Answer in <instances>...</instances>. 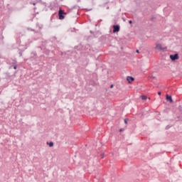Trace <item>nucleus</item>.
<instances>
[{
    "mask_svg": "<svg viewBox=\"0 0 182 182\" xmlns=\"http://www.w3.org/2000/svg\"><path fill=\"white\" fill-rule=\"evenodd\" d=\"M65 15H66V13H65L63 10L60 9L58 11V18L60 20H63L65 17Z\"/></svg>",
    "mask_w": 182,
    "mask_h": 182,
    "instance_id": "nucleus-1",
    "label": "nucleus"
},
{
    "mask_svg": "<svg viewBox=\"0 0 182 182\" xmlns=\"http://www.w3.org/2000/svg\"><path fill=\"white\" fill-rule=\"evenodd\" d=\"M170 58L172 61H176L179 59V55L178 53H176L174 55H171Z\"/></svg>",
    "mask_w": 182,
    "mask_h": 182,
    "instance_id": "nucleus-2",
    "label": "nucleus"
},
{
    "mask_svg": "<svg viewBox=\"0 0 182 182\" xmlns=\"http://www.w3.org/2000/svg\"><path fill=\"white\" fill-rule=\"evenodd\" d=\"M112 28H113V33H118L119 31H120V26L119 25H114L112 26Z\"/></svg>",
    "mask_w": 182,
    "mask_h": 182,
    "instance_id": "nucleus-3",
    "label": "nucleus"
},
{
    "mask_svg": "<svg viewBox=\"0 0 182 182\" xmlns=\"http://www.w3.org/2000/svg\"><path fill=\"white\" fill-rule=\"evenodd\" d=\"M37 58H38V56H37L36 52V51H33V52L31 53L30 59H31V60H36Z\"/></svg>",
    "mask_w": 182,
    "mask_h": 182,
    "instance_id": "nucleus-4",
    "label": "nucleus"
},
{
    "mask_svg": "<svg viewBox=\"0 0 182 182\" xmlns=\"http://www.w3.org/2000/svg\"><path fill=\"white\" fill-rule=\"evenodd\" d=\"M156 49L164 51L167 49V48H162V46L161 44H156Z\"/></svg>",
    "mask_w": 182,
    "mask_h": 182,
    "instance_id": "nucleus-5",
    "label": "nucleus"
},
{
    "mask_svg": "<svg viewBox=\"0 0 182 182\" xmlns=\"http://www.w3.org/2000/svg\"><path fill=\"white\" fill-rule=\"evenodd\" d=\"M166 97V100L168 101L170 103H172L173 102L172 97L171 95L167 94Z\"/></svg>",
    "mask_w": 182,
    "mask_h": 182,
    "instance_id": "nucleus-6",
    "label": "nucleus"
},
{
    "mask_svg": "<svg viewBox=\"0 0 182 182\" xmlns=\"http://www.w3.org/2000/svg\"><path fill=\"white\" fill-rule=\"evenodd\" d=\"M134 78L133 77H132V76H128L127 77V82H129V83H132L133 81H134Z\"/></svg>",
    "mask_w": 182,
    "mask_h": 182,
    "instance_id": "nucleus-7",
    "label": "nucleus"
},
{
    "mask_svg": "<svg viewBox=\"0 0 182 182\" xmlns=\"http://www.w3.org/2000/svg\"><path fill=\"white\" fill-rule=\"evenodd\" d=\"M27 48V46H26V47L23 48V49H18V54H19V56L21 57L22 56V53Z\"/></svg>",
    "mask_w": 182,
    "mask_h": 182,
    "instance_id": "nucleus-8",
    "label": "nucleus"
},
{
    "mask_svg": "<svg viewBox=\"0 0 182 182\" xmlns=\"http://www.w3.org/2000/svg\"><path fill=\"white\" fill-rule=\"evenodd\" d=\"M11 77V75L9 73H5V78L9 79Z\"/></svg>",
    "mask_w": 182,
    "mask_h": 182,
    "instance_id": "nucleus-9",
    "label": "nucleus"
},
{
    "mask_svg": "<svg viewBox=\"0 0 182 182\" xmlns=\"http://www.w3.org/2000/svg\"><path fill=\"white\" fill-rule=\"evenodd\" d=\"M100 41H106V36H102L100 38Z\"/></svg>",
    "mask_w": 182,
    "mask_h": 182,
    "instance_id": "nucleus-10",
    "label": "nucleus"
},
{
    "mask_svg": "<svg viewBox=\"0 0 182 182\" xmlns=\"http://www.w3.org/2000/svg\"><path fill=\"white\" fill-rule=\"evenodd\" d=\"M100 36V33L99 32H96L95 33H93V37L94 38H98Z\"/></svg>",
    "mask_w": 182,
    "mask_h": 182,
    "instance_id": "nucleus-11",
    "label": "nucleus"
},
{
    "mask_svg": "<svg viewBox=\"0 0 182 182\" xmlns=\"http://www.w3.org/2000/svg\"><path fill=\"white\" fill-rule=\"evenodd\" d=\"M47 144L49 145L50 147H53L54 144L53 142L50 141V142H47Z\"/></svg>",
    "mask_w": 182,
    "mask_h": 182,
    "instance_id": "nucleus-12",
    "label": "nucleus"
},
{
    "mask_svg": "<svg viewBox=\"0 0 182 182\" xmlns=\"http://www.w3.org/2000/svg\"><path fill=\"white\" fill-rule=\"evenodd\" d=\"M156 17L154 16H152L151 18V21L152 22H154V21H156Z\"/></svg>",
    "mask_w": 182,
    "mask_h": 182,
    "instance_id": "nucleus-13",
    "label": "nucleus"
},
{
    "mask_svg": "<svg viewBox=\"0 0 182 182\" xmlns=\"http://www.w3.org/2000/svg\"><path fill=\"white\" fill-rule=\"evenodd\" d=\"M141 97L143 100H146L147 99V96L146 95H141Z\"/></svg>",
    "mask_w": 182,
    "mask_h": 182,
    "instance_id": "nucleus-14",
    "label": "nucleus"
},
{
    "mask_svg": "<svg viewBox=\"0 0 182 182\" xmlns=\"http://www.w3.org/2000/svg\"><path fill=\"white\" fill-rule=\"evenodd\" d=\"M128 121H129V119L128 118L125 119H124V123H125L126 124H127Z\"/></svg>",
    "mask_w": 182,
    "mask_h": 182,
    "instance_id": "nucleus-15",
    "label": "nucleus"
},
{
    "mask_svg": "<svg viewBox=\"0 0 182 182\" xmlns=\"http://www.w3.org/2000/svg\"><path fill=\"white\" fill-rule=\"evenodd\" d=\"M171 127V126L167 125V126L166 127V129L167 130V129H170Z\"/></svg>",
    "mask_w": 182,
    "mask_h": 182,
    "instance_id": "nucleus-16",
    "label": "nucleus"
},
{
    "mask_svg": "<svg viewBox=\"0 0 182 182\" xmlns=\"http://www.w3.org/2000/svg\"><path fill=\"white\" fill-rule=\"evenodd\" d=\"M13 68H14V70H16L17 69V65H14Z\"/></svg>",
    "mask_w": 182,
    "mask_h": 182,
    "instance_id": "nucleus-17",
    "label": "nucleus"
},
{
    "mask_svg": "<svg viewBox=\"0 0 182 182\" xmlns=\"http://www.w3.org/2000/svg\"><path fill=\"white\" fill-rule=\"evenodd\" d=\"M28 30H30V31H35V30H34V29L29 28H28Z\"/></svg>",
    "mask_w": 182,
    "mask_h": 182,
    "instance_id": "nucleus-18",
    "label": "nucleus"
},
{
    "mask_svg": "<svg viewBox=\"0 0 182 182\" xmlns=\"http://www.w3.org/2000/svg\"><path fill=\"white\" fill-rule=\"evenodd\" d=\"M100 156H101V158L103 159L104 156H105V154H102Z\"/></svg>",
    "mask_w": 182,
    "mask_h": 182,
    "instance_id": "nucleus-19",
    "label": "nucleus"
},
{
    "mask_svg": "<svg viewBox=\"0 0 182 182\" xmlns=\"http://www.w3.org/2000/svg\"><path fill=\"white\" fill-rule=\"evenodd\" d=\"M124 131V129H120L119 132H122Z\"/></svg>",
    "mask_w": 182,
    "mask_h": 182,
    "instance_id": "nucleus-20",
    "label": "nucleus"
},
{
    "mask_svg": "<svg viewBox=\"0 0 182 182\" xmlns=\"http://www.w3.org/2000/svg\"><path fill=\"white\" fill-rule=\"evenodd\" d=\"M114 87V85H110V88L112 89V88H113Z\"/></svg>",
    "mask_w": 182,
    "mask_h": 182,
    "instance_id": "nucleus-21",
    "label": "nucleus"
},
{
    "mask_svg": "<svg viewBox=\"0 0 182 182\" xmlns=\"http://www.w3.org/2000/svg\"><path fill=\"white\" fill-rule=\"evenodd\" d=\"M129 24H132V21L130 20V21H129Z\"/></svg>",
    "mask_w": 182,
    "mask_h": 182,
    "instance_id": "nucleus-22",
    "label": "nucleus"
},
{
    "mask_svg": "<svg viewBox=\"0 0 182 182\" xmlns=\"http://www.w3.org/2000/svg\"><path fill=\"white\" fill-rule=\"evenodd\" d=\"M150 77H152L153 79H155V78H156V77H154V76H153V75H151Z\"/></svg>",
    "mask_w": 182,
    "mask_h": 182,
    "instance_id": "nucleus-23",
    "label": "nucleus"
},
{
    "mask_svg": "<svg viewBox=\"0 0 182 182\" xmlns=\"http://www.w3.org/2000/svg\"><path fill=\"white\" fill-rule=\"evenodd\" d=\"M158 95L160 96L161 95V92H158Z\"/></svg>",
    "mask_w": 182,
    "mask_h": 182,
    "instance_id": "nucleus-24",
    "label": "nucleus"
},
{
    "mask_svg": "<svg viewBox=\"0 0 182 182\" xmlns=\"http://www.w3.org/2000/svg\"><path fill=\"white\" fill-rule=\"evenodd\" d=\"M90 32L91 34H94L93 31H90Z\"/></svg>",
    "mask_w": 182,
    "mask_h": 182,
    "instance_id": "nucleus-25",
    "label": "nucleus"
},
{
    "mask_svg": "<svg viewBox=\"0 0 182 182\" xmlns=\"http://www.w3.org/2000/svg\"><path fill=\"white\" fill-rule=\"evenodd\" d=\"M136 52L137 53H139V50H136Z\"/></svg>",
    "mask_w": 182,
    "mask_h": 182,
    "instance_id": "nucleus-26",
    "label": "nucleus"
},
{
    "mask_svg": "<svg viewBox=\"0 0 182 182\" xmlns=\"http://www.w3.org/2000/svg\"><path fill=\"white\" fill-rule=\"evenodd\" d=\"M16 61L14 60V63H13V64H16Z\"/></svg>",
    "mask_w": 182,
    "mask_h": 182,
    "instance_id": "nucleus-27",
    "label": "nucleus"
},
{
    "mask_svg": "<svg viewBox=\"0 0 182 182\" xmlns=\"http://www.w3.org/2000/svg\"><path fill=\"white\" fill-rule=\"evenodd\" d=\"M32 4H33V6H36V3H33Z\"/></svg>",
    "mask_w": 182,
    "mask_h": 182,
    "instance_id": "nucleus-28",
    "label": "nucleus"
},
{
    "mask_svg": "<svg viewBox=\"0 0 182 182\" xmlns=\"http://www.w3.org/2000/svg\"><path fill=\"white\" fill-rule=\"evenodd\" d=\"M4 38V37H3L2 36H1V35H0V38Z\"/></svg>",
    "mask_w": 182,
    "mask_h": 182,
    "instance_id": "nucleus-29",
    "label": "nucleus"
},
{
    "mask_svg": "<svg viewBox=\"0 0 182 182\" xmlns=\"http://www.w3.org/2000/svg\"><path fill=\"white\" fill-rule=\"evenodd\" d=\"M75 6H73V7L71 9V10H72V9H75Z\"/></svg>",
    "mask_w": 182,
    "mask_h": 182,
    "instance_id": "nucleus-30",
    "label": "nucleus"
},
{
    "mask_svg": "<svg viewBox=\"0 0 182 182\" xmlns=\"http://www.w3.org/2000/svg\"><path fill=\"white\" fill-rule=\"evenodd\" d=\"M39 48H41V50H42V48L40 46V47H38Z\"/></svg>",
    "mask_w": 182,
    "mask_h": 182,
    "instance_id": "nucleus-31",
    "label": "nucleus"
},
{
    "mask_svg": "<svg viewBox=\"0 0 182 182\" xmlns=\"http://www.w3.org/2000/svg\"><path fill=\"white\" fill-rule=\"evenodd\" d=\"M77 48V46H75V48L76 49Z\"/></svg>",
    "mask_w": 182,
    "mask_h": 182,
    "instance_id": "nucleus-32",
    "label": "nucleus"
},
{
    "mask_svg": "<svg viewBox=\"0 0 182 182\" xmlns=\"http://www.w3.org/2000/svg\"><path fill=\"white\" fill-rule=\"evenodd\" d=\"M60 1H63V0H60Z\"/></svg>",
    "mask_w": 182,
    "mask_h": 182,
    "instance_id": "nucleus-33",
    "label": "nucleus"
},
{
    "mask_svg": "<svg viewBox=\"0 0 182 182\" xmlns=\"http://www.w3.org/2000/svg\"><path fill=\"white\" fill-rule=\"evenodd\" d=\"M36 8H34L33 9L35 10Z\"/></svg>",
    "mask_w": 182,
    "mask_h": 182,
    "instance_id": "nucleus-34",
    "label": "nucleus"
}]
</instances>
